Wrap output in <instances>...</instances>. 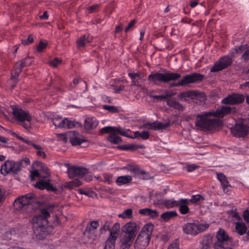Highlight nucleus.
<instances>
[{
  "instance_id": "f257e3e1",
  "label": "nucleus",
  "mask_w": 249,
  "mask_h": 249,
  "mask_svg": "<svg viewBox=\"0 0 249 249\" xmlns=\"http://www.w3.org/2000/svg\"><path fill=\"white\" fill-rule=\"evenodd\" d=\"M50 209L48 207L41 208L39 214L35 216L32 219L34 232L39 238H43L50 233L51 228L48 218L51 216Z\"/></svg>"
},
{
  "instance_id": "f03ea898",
  "label": "nucleus",
  "mask_w": 249,
  "mask_h": 249,
  "mask_svg": "<svg viewBox=\"0 0 249 249\" xmlns=\"http://www.w3.org/2000/svg\"><path fill=\"white\" fill-rule=\"evenodd\" d=\"M212 111L204 112L196 116L195 121L196 127L197 129L203 131L213 132L222 125V122L214 117Z\"/></svg>"
},
{
  "instance_id": "7ed1b4c3",
  "label": "nucleus",
  "mask_w": 249,
  "mask_h": 249,
  "mask_svg": "<svg viewBox=\"0 0 249 249\" xmlns=\"http://www.w3.org/2000/svg\"><path fill=\"white\" fill-rule=\"evenodd\" d=\"M180 77L181 74L178 73L167 72L162 73L157 72L149 75L148 80L151 83L159 86L161 83H167L171 81H176Z\"/></svg>"
},
{
  "instance_id": "20e7f679",
  "label": "nucleus",
  "mask_w": 249,
  "mask_h": 249,
  "mask_svg": "<svg viewBox=\"0 0 249 249\" xmlns=\"http://www.w3.org/2000/svg\"><path fill=\"white\" fill-rule=\"evenodd\" d=\"M100 132L102 134H109V138L111 140H121L120 137L118 136V135L125 136L130 139H134V132L129 130H125L120 126H106L102 128Z\"/></svg>"
},
{
  "instance_id": "39448f33",
  "label": "nucleus",
  "mask_w": 249,
  "mask_h": 249,
  "mask_svg": "<svg viewBox=\"0 0 249 249\" xmlns=\"http://www.w3.org/2000/svg\"><path fill=\"white\" fill-rule=\"evenodd\" d=\"M36 202V195L33 193L27 194L15 200V203L18 205V208L22 209H30L31 212L33 209V204Z\"/></svg>"
},
{
  "instance_id": "423d86ee",
  "label": "nucleus",
  "mask_w": 249,
  "mask_h": 249,
  "mask_svg": "<svg viewBox=\"0 0 249 249\" xmlns=\"http://www.w3.org/2000/svg\"><path fill=\"white\" fill-rule=\"evenodd\" d=\"M12 114L15 118L21 122L20 125L26 129H29L31 125L32 116L29 112L22 109L15 108L13 109Z\"/></svg>"
},
{
  "instance_id": "0eeeda50",
  "label": "nucleus",
  "mask_w": 249,
  "mask_h": 249,
  "mask_svg": "<svg viewBox=\"0 0 249 249\" xmlns=\"http://www.w3.org/2000/svg\"><path fill=\"white\" fill-rule=\"evenodd\" d=\"M216 238L217 241L213 244L214 249H222L226 246L232 245V238L222 229H220L217 232Z\"/></svg>"
},
{
  "instance_id": "6e6552de",
  "label": "nucleus",
  "mask_w": 249,
  "mask_h": 249,
  "mask_svg": "<svg viewBox=\"0 0 249 249\" xmlns=\"http://www.w3.org/2000/svg\"><path fill=\"white\" fill-rule=\"evenodd\" d=\"M204 78V76L203 74L196 72L184 76L178 82L172 84L171 87L185 86L190 84L202 81Z\"/></svg>"
},
{
  "instance_id": "1a4fd4ad",
  "label": "nucleus",
  "mask_w": 249,
  "mask_h": 249,
  "mask_svg": "<svg viewBox=\"0 0 249 249\" xmlns=\"http://www.w3.org/2000/svg\"><path fill=\"white\" fill-rule=\"evenodd\" d=\"M208 227L209 225L207 224L188 223L183 227V231L187 234L196 235L205 231Z\"/></svg>"
},
{
  "instance_id": "9d476101",
  "label": "nucleus",
  "mask_w": 249,
  "mask_h": 249,
  "mask_svg": "<svg viewBox=\"0 0 249 249\" xmlns=\"http://www.w3.org/2000/svg\"><path fill=\"white\" fill-rule=\"evenodd\" d=\"M20 170V163L14 161L6 160L0 167V172L3 176L11 173L17 174Z\"/></svg>"
},
{
  "instance_id": "9b49d317",
  "label": "nucleus",
  "mask_w": 249,
  "mask_h": 249,
  "mask_svg": "<svg viewBox=\"0 0 249 249\" xmlns=\"http://www.w3.org/2000/svg\"><path fill=\"white\" fill-rule=\"evenodd\" d=\"M232 63V58L229 56L225 55L220 57L218 60L214 64L210 71L211 72H215L221 71L231 65Z\"/></svg>"
},
{
  "instance_id": "f8f14e48",
  "label": "nucleus",
  "mask_w": 249,
  "mask_h": 249,
  "mask_svg": "<svg viewBox=\"0 0 249 249\" xmlns=\"http://www.w3.org/2000/svg\"><path fill=\"white\" fill-rule=\"evenodd\" d=\"M99 222L94 220L88 224L85 231H84V235L89 239V242H93L97 236L96 230L99 226Z\"/></svg>"
},
{
  "instance_id": "ddd939ff",
  "label": "nucleus",
  "mask_w": 249,
  "mask_h": 249,
  "mask_svg": "<svg viewBox=\"0 0 249 249\" xmlns=\"http://www.w3.org/2000/svg\"><path fill=\"white\" fill-rule=\"evenodd\" d=\"M87 172L88 169L86 168L74 165L69 166L67 170V173L70 178H82Z\"/></svg>"
},
{
  "instance_id": "4468645a",
  "label": "nucleus",
  "mask_w": 249,
  "mask_h": 249,
  "mask_svg": "<svg viewBox=\"0 0 249 249\" xmlns=\"http://www.w3.org/2000/svg\"><path fill=\"white\" fill-rule=\"evenodd\" d=\"M231 130V134L236 138L244 137L249 133V127L242 123L236 124Z\"/></svg>"
},
{
  "instance_id": "2eb2a0df",
  "label": "nucleus",
  "mask_w": 249,
  "mask_h": 249,
  "mask_svg": "<svg viewBox=\"0 0 249 249\" xmlns=\"http://www.w3.org/2000/svg\"><path fill=\"white\" fill-rule=\"evenodd\" d=\"M245 100L243 95L238 93L230 94L224 98L221 103L225 105H237L242 103Z\"/></svg>"
},
{
  "instance_id": "dca6fc26",
  "label": "nucleus",
  "mask_w": 249,
  "mask_h": 249,
  "mask_svg": "<svg viewBox=\"0 0 249 249\" xmlns=\"http://www.w3.org/2000/svg\"><path fill=\"white\" fill-rule=\"evenodd\" d=\"M150 239L145 233H140L135 242V249H145L149 245Z\"/></svg>"
},
{
  "instance_id": "f3484780",
  "label": "nucleus",
  "mask_w": 249,
  "mask_h": 249,
  "mask_svg": "<svg viewBox=\"0 0 249 249\" xmlns=\"http://www.w3.org/2000/svg\"><path fill=\"white\" fill-rule=\"evenodd\" d=\"M170 126V123H162L159 122L146 123L140 126V128L150 130H160L165 129Z\"/></svg>"
},
{
  "instance_id": "a211bd4d",
  "label": "nucleus",
  "mask_w": 249,
  "mask_h": 249,
  "mask_svg": "<svg viewBox=\"0 0 249 249\" xmlns=\"http://www.w3.org/2000/svg\"><path fill=\"white\" fill-rule=\"evenodd\" d=\"M137 227L135 223L129 222L126 223L122 228V231L125 233L124 235L130 236L135 238L137 233Z\"/></svg>"
},
{
  "instance_id": "6ab92c4d",
  "label": "nucleus",
  "mask_w": 249,
  "mask_h": 249,
  "mask_svg": "<svg viewBox=\"0 0 249 249\" xmlns=\"http://www.w3.org/2000/svg\"><path fill=\"white\" fill-rule=\"evenodd\" d=\"M213 114L214 117H218L219 118H223L225 115L230 114L231 113H235L236 112V108L234 107H230L228 106H222L220 108L217 109L216 111H213Z\"/></svg>"
},
{
  "instance_id": "aec40b11",
  "label": "nucleus",
  "mask_w": 249,
  "mask_h": 249,
  "mask_svg": "<svg viewBox=\"0 0 249 249\" xmlns=\"http://www.w3.org/2000/svg\"><path fill=\"white\" fill-rule=\"evenodd\" d=\"M190 204L188 202L187 198H180L178 200L177 207H178L179 212L182 214H187L189 211L190 209L188 206Z\"/></svg>"
},
{
  "instance_id": "412c9836",
  "label": "nucleus",
  "mask_w": 249,
  "mask_h": 249,
  "mask_svg": "<svg viewBox=\"0 0 249 249\" xmlns=\"http://www.w3.org/2000/svg\"><path fill=\"white\" fill-rule=\"evenodd\" d=\"M58 135L63 137L62 140H85L84 139L79 138V133L75 131H70L67 133Z\"/></svg>"
},
{
  "instance_id": "4be33fe9",
  "label": "nucleus",
  "mask_w": 249,
  "mask_h": 249,
  "mask_svg": "<svg viewBox=\"0 0 249 249\" xmlns=\"http://www.w3.org/2000/svg\"><path fill=\"white\" fill-rule=\"evenodd\" d=\"M134 239L130 236L124 235L120 239L121 249H129L132 245Z\"/></svg>"
},
{
  "instance_id": "5701e85b",
  "label": "nucleus",
  "mask_w": 249,
  "mask_h": 249,
  "mask_svg": "<svg viewBox=\"0 0 249 249\" xmlns=\"http://www.w3.org/2000/svg\"><path fill=\"white\" fill-rule=\"evenodd\" d=\"M166 104L170 107L177 110L179 112L183 111L185 109V107L182 104L171 97L166 100Z\"/></svg>"
},
{
  "instance_id": "b1692460",
  "label": "nucleus",
  "mask_w": 249,
  "mask_h": 249,
  "mask_svg": "<svg viewBox=\"0 0 249 249\" xmlns=\"http://www.w3.org/2000/svg\"><path fill=\"white\" fill-rule=\"evenodd\" d=\"M98 124V122L96 118L89 117L85 120L84 127L87 131H89L96 128Z\"/></svg>"
},
{
  "instance_id": "393cba45",
  "label": "nucleus",
  "mask_w": 249,
  "mask_h": 249,
  "mask_svg": "<svg viewBox=\"0 0 249 249\" xmlns=\"http://www.w3.org/2000/svg\"><path fill=\"white\" fill-rule=\"evenodd\" d=\"M144 148V146L143 144H126L119 145L118 148L124 150V151H133L139 149H142Z\"/></svg>"
},
{
  "instance_id": "a878e982",
  "label": "nucleus",
  "mask_w": 249,
  "mask_h": 249,
  "mask_svg": "<svg viewBox=\"0 0 249 249\" xmlns=\"http://www.w3.org/2000/svg\"><path fill=\"white\" fill-rule=\"evenodd\" d=\"M120 224L115 223L110 229L108 237L112 239L113 240H117L120 234Z\"/></svg>"
},
{
  "instance_id": "bb28decb",
  "label": "nucleus",
  "mask_w": 249,
  "mask_h": 249,
  "mask_svg": "<svg viewBox=\"0 0 249 249\" xmlns=\"http://www.w3.org/2000/svg\"><path fill=\"white\" fill-rule=\"evenodd\" d=\"M213 237L211 235L204 236L201 242V249H209L213 245Z\"/></svg>"
},
{
  "instance_id": "cd10ccee",
  "label": "nucleus",
  "mask_w": 249,
  "mask_h": 249,
  "mask_svg": "<svg viewBox=\"0 0 249 249\" xmlns=\"http://www.w3.org/2000/svg\"><path fill=\"white\" fill-rule=\"evenodd\" d=\"M129 170L137 177L142 178V179L146 178L144 177V175L146 174V173L137 166H132L130 167Z\"/></svg>"
},
{
  "instance_id": "c85d7f7f",
  "label": "nucleus",
  "mask_w": 249,
  "mask_h": 249,
  "mask_svg": "<svg viewBox=\"0 0 249 249\" xmlns=\"http://www.w3.org/2000/svg\"><path fill=\"white\" fill-rule=\"evenodd\" d=\"M139 213L144 216H148L152 218H156L158 217L157 211L149 208L140 209L139 210Z\"/></svg>"
},
{
  "instance_id": "c756f323",
  "label": "nucleus",
  "mask_w": 249,
  "mask_h": 249,
  "mask_svg": "<svg viewBox=\"0 0 249 249\" xmlns=\"http://www.w3.org/2000/svg\"><path fill=\"white\" fill-rule=\"evenodd\" d=\"M26 143L29 144H31L34 148L36 149L37 151L36 152V154L38 156H40L43 159L46 158V155L43 151V148L41 147L40 145L36 144L33 142V141H24Z\"/></svg>"
},
{
  "instance_id": "7c9ffc66",
  "label": "nucleus",
  "mask_w": 249,
  "mask_h": 249,
  "mask_svg": "<svg viewBox=\"0 0 249 249\" xmlns=\"http://www.w3.org/2000/svg\"><path fill=\"white\" fill-rule=\"evenodd\" d=\"M153 92L149 93V96L152 98L158 99L159 100H162L163 99H168L174 96L175 93H171L168 90H166L165 93L162 95H157L152 94Z\"/></svg>"
},
{
  "instance_id": "2f4dec72",
  "label": "nucleus",
  "mask_w": 249,
  "mask_h": 249,
  "mask_svg": "<svg viewBox=\"0 0 249 249\" xmlns=\"http://www.w3.org/2000/svg\"><path fill=\"white\" fill-rule=\"evenodd\" d=\"M128 75L132 80L131 86H140L139 80L141 79V75L139 73L129 72Z\"/></svg>"
},
{
  "instance_id": "473e14b6",
  "label": "nucleus",
  "mask_w": 249,
  "mask_h": 249,
  "mask_svg": "<svg viewBox=\"0 0 249 249\" xmlns=\"http://www.w3.org/2000/svg\"><path fill=\"white\" fill-rule=\"evenodd\" d=\"M23 68L24 67L22 66L19 61L17 62L14 70L11 72L12 78H18Z\"/></svg>"
},
{
  "instance_id": "72a5a7b5",
  "label": "nucleus",
  "mask_w": 249,
  "mask_h": 249,
  "mask_svg": "<svg viewBox=\"0 0 249 249\" xmlns=\"http://www.w3.org/2000/svg\"><path fill=\"white\" fill-rule=\"evenodd\" d=\"M132 177L131 176H123L117 178L116 179V183L119 186L128 183L132 181Z\"/></svg>"
},
{
  "instance_id": "f704fd0d",
  "label": "nucleus",
  "mask_w": 249,
  "mask_h": 249,
  "mask_svg": "<svg viewBox=\"0 0 249 249\" xmlns=\"http://www.w3.org/2000/svg\"><path fill=\"white\" fill-rule=\"evenodd\" d=\"M178 215L177 213L175 211H168L163 213L161 215V218L165 222H167L172 218Z\"/></svg>"
},
{
  "instance_id": "c9c22d12",
  "label": "nucleus",
  "mask_w": 249,
  "mask_h": 249,
  "mask_svg": "<svg viewBox=\"0 0 249 249\" xmlns=\"http://www.w3.org/2000/svg\"><path fill=\"white\" fill-rule=\"evenodd\" d=\"M178 200H175L174 199H164L162 200L161 203L167 209L173 208L177 207Z\"/></svg>"
},
{
  "instance_id": "e433bc0d",
  "label": "nucleus",
  "mask_w": 249,
  "mask_h": 249,
  "mask_svg": "<svg viewBox=\"0 0 249 249\" xmlns=\"http://www.w3.org/2000/svg\"><path fill=\"white\" fill-rule=\"evenodd\" d=\"M236 231L240 235H243L247 231V228L245 223L237 222L235 223Z\"/></svg>"
},
{
  "instance_id": "4c0bfd02",
  "label": "nucleus",
  "mask_w": 249,
  "mask_h": 249,
  "mask_svg": "<svg viewBox=\"0 0 249 249\" xmlns=\"http://www.w3.org/2000/svg\"><path fill=\"white\" fill-rule=\"evenodd\" d=\"M154 229V225L151 223L146 224L142 229L140 233H145L148 237L151 238V236Z\"/></svg>"
},
{
  "instance_id": "58836bf2",
  "label": "nucleus",
  "mask_w": 249,
  "mask_h": 249,
  "mask_svg": "<svg viewBox=\"0 0 249 249\" xmlns=\"http://www.w3.org/2000/svg\"><path fill=\"white\" fill-rule=\"evenodd\" d=\"M91 39L89 38V35H84L81 36L77 41V47L80 48L84 47L86 44L90 42Z\"/></svg>"
},
{
  "instance_id": "ea45409f",
  "label": "nucleus",
  "mask_w": 249,
  "mask_h": 249,
  "mask_svg": "<svg viewBox=\"0 0 249 249\" xmlns=\"http://www.w3.org/2000/svg\"><path fill=\"white\" fill-rule=\"evenodd\" d=\"M196 92L195 91H185V92H182L179 94L178 95V98L180 100H183L184 101H186L187 100L186 98L193 97L194 96H196Z\"/></svg>"
},
{
  "instance_id": "a19ab883",
  "label": "nucleus",
  "mask_w": 249,
  "mask_h": 249,
  "mask_svg": "<svg viewBox=\"0 0 249 249\" xmlns=\"http://www.w3.org/2000/svg\"><path fill=\"white\" fill-rule=\"evenodd\" d=\"M78 123L76 121L67 118H64L63 128L71 129L76 126Z\"/></svg>"
},
{
  "instance_id": "79ce46f5",
  "label": "nucleus",
  "mask_w": 249,
  "mask_h": 249,
  "mask_svg": "<svg viewBox=\"0 0 249 249\" xmlns=\"http://www.w3.org/2000/svg\"><path fill=\"white\" fill-rule=\"evenodd\" d=\"M66 142L68 141H65ZM71 145L79 147H86L88 146L90 141H69Z\"/></svg>"
},
{
  "instance_id": "37998d69",
  "label": "nucleus",
  "mask_w": 249,
  "mask_h": 249,
  "mask_svg": "<svg viewBox=\"0 0 249 249\" xmlns=\"http://www.w3.org/2000/svg\"><path fill=\"white\" fill-rule=\"evenodd\" d=\"M134 139L141 138L142 139H148L149 137V134L147 131H142L140 132L138 131H135L134 133Z\"/></svg>"
},
{
  "instance_id": "c03bdc74",
  "label": "nucleus",
  "mask_w": 249,
  "mask_h": 249,
  "mask_svg": "<svg viewBox=\"0 0 249 249\" xmlns=\"http://www.w3.org/2000/svg\"><path fill=\"white\" fill-rule=\"evenodd\" d=\"M64 119H62L58 116L52 118V122L55 127L59 128H63Z\"/></svg>"
},
{
  "instance_id": "a18cd8bd",
  "label": "nucleus",
  "mask_w": 249,
  "mask_h": 249,
  "mask_svg": "<svg viewBox=\"0 0 249 249\" xmlns=\"http://www.w3.org/2000/svg\"><path fill=\"white\" fill-rule=\"evenodd\" d=\"M204 199V197L200 195H193L191 199H188V202L190 204H197Z\"/></svg>"
},
{
  "instance_id": "49530a36",
  "label": "nucleus",
  "mask_w": 249,
  "mask_h": 249,
  "mask_svg": "<svg viewBox=\"0 0 249 249\" xmlns=\"http://www.w3.org/2000/svg\"><path fill=\"white\" fill-rule=\"evenodd\" d=\"M111 224V223L110 221H106L105 223L101 227L100 229L99 234H103L107 231H109Z\"/></svg>"
},
{
  "instance_id": "de8ad7c7",
  "label": "nucleus",
  "mask_w": 249,
  "mask_h": 249,
  "mask_svg": "<svg viewBox=\"0 0 249 249\" xmlns=\"http://www.w3.org/2000/svg\"><path fill=\"white\" fill-rule=\"evenodd\" d=\"M116 240L108 237L105 242L104 249H115Z\"/></svg>"
},
{
  "instance_id": "09e8293b",
  "label": "nucleus",
  "mask_w": 249,
  "mask_h": 249,
  "mask_svg": "<svg viewBox=\"0 0 249 249\" xmlns=\"http://www.w3.org/2000/svg\"><path fill=\"white\" fill-rule=\"evenodd\" d=\"M119 217L122 218H131L132 217V210L131 209H128L123 212V213L119 214Z\"/></svg>"
},
{
  "instance_id": "8fccbe9b",
  "label": "nucleus",
  "mask_w": 249,
  "mask_h": 249,
  "mask_svg": "<svg viewBox=\"0 0 249 249\" xmlns=\"http://www.w3.org/2000/svg\"><path fill=\"white\" fill-rule=\"evenodd\" d=\"M48 45V42L47 41H43L40 40L39 44L36 47V51L38 52H41Z\"/></svg>"
},
{
  "instance_id": "3c124183",
  "label": "nucleus",
  "mask_w": 249,
  "mask_h": 249,
  "mask_svg": "<svg viewBox=\"0 0 249 249\" xmlns=\"http://www.w3.org/2000/svg\"><path fill=\"white\" fill-rule=\"evenodd\" d=\"M103 108L111 113H118L119 109L113 106L104 105Z\"/></svg>"
},
{
  "instance_id": "603ef678",
  "label": "nucleus",
  "mask_w": 249,
  "mask_h": 249,
  "mask_svg": "<svg viewBox=\"0 0 249 249\" xmlns=\"http://www.w3.org/2000/svg\"><path fill=\"white\" fill-rule=\"evenodd\" d=\"M103 182L110 184L112 182V176L108 174H104L102 176Z\"/></svg>"
},
{
  "instance_id": "864d4df0",
  "label": "nucleus",
  "mask_w": 249,
  "mask_h": 249,
  "mask_svg": "<svg viewBox=\"0 0 249 249\" xmlns=\"http://www.w3.org/2000/svg\"><path fill=\"white\" fill-rule=\"evenodd\" d=\"M47 181H45L44 180H40L36 183V187L38 188V189L40 190H43L45 189L46 185L47 184Z\"/></svg>"
},
{
  "instance_id": "5fc2aeb1",
  "label": "nucleus",
  "mask_w": 249,
  "mask_h": 249,
  "mask_svg": "<svg viewBox=\"0 0 249 249\" xmlns=\"http://www.w3.org/2000/svg\"><path fill=\"white\" fill-rule=\"evenodd\" d=\"M62 60L58 58H55L53 60L50 61L49 63V65L53 67H56L59 64L61 63Z\"/></svg>"
},
{
  "instance_id": "6e6d98bb",
  "label": "nucleus",
  "mask_w": 249,
  "mask_h": 249,
  "mask_svg": "<svg viewBox=\"0 0 249 249\" xmlns=\"http://www.w3.org/2000/svg\"><path fill=\"white\" fill-rule=\"evenodd\" d=\"M34 36L32 35H30L28 36L27 39L22 40V43L24 45H29L34 42Z\"/></svg>"
},
{
  "instance_id": "4d7b16f0",
  "label": "nucleus",
  "mask_w": 249,
  "mask_h": 249,
  "mask_svg": "<svg viewBox=\"0 0 249 249\" xmlns=\"http://www.w3.org/2000/svg\"><path fill=\"white\" fill-rule=\"evenodd\" d=\"M221 183V185L222 186V188L223 189L224 192H228V188L229 187H230L229 182L228 181L227 178L222 181Z\"/></svg>"
},
{
  "instance_id": "13d9d810",
  "label": "nucleus",
  "mask_w": 249,
  "mask_h": 249,
  "mask_svg": "<svg viewBox=\"0 0 249 249\" xmlns=\"http://www.w3.org/2000/svg\"><path fill=\"white\" fill-rule=\"evenodd\" d=\"M19 62L24 67L29 66L31 64V60L29 58H24Z\"/></svg>"
},
{
  "instance_id": "bf43d9fd",
  "label": "nucleus",
  "mask_w": 249,
  "mask_h": 249,
  "mask_svg": "<svg viewBox=\"0 0 249 249\" xmlns=\"http://www.w3.org/2000/svg\"><path fill=\"white\" fill-rule=\"evenodd\" d=\"M167 249H179V242L176 240L172 243H171Z\"/></svg>"
},
{
  "instance_id": "052dcab7",
  "label": "nucleus",
  "mask_w": 249,
  "mask_h": 249,
  "mask_svg": "<svg viewBox=\"0 0 249 249\" xmlns=\"http://www.w3.org/2000/svg\"><path fill=\"white\" fill-rule=\"evenodd\" d=\"M40 175L38 170H34L31 172L30 178L31 180H34L36 177H40Z\"/></svg>"
},
{
  "instance_id": "680f3d73",
  "label": "nucleus",
  "mask_w": 249,
  "mask_h": 249,
  "mask_svg": "<svg viewBox=\"0 0 249 249\" xmlns=\"http://www.w3.org/2000/svg\"><path fill=\"white\" fill-rule=\"evenodd\" d=\"M199 167L198 166L195 164H190L187 165V170L189 172H192Z\"/></svg>"
},
{
  "instance_id": "e2e57ef3",
  "label": "nucleus",
  "mask_w": 249,
  "mask_h": 249,
  "mask_svg": "<svg viewBox=\"0 0 249 249\" xmlns=\"http://www.w3.org/2000/svg\"><path fill=\"white\" fill-rule=\"evenodd\" d=\"M16 162L20 163V167H21V166H25L29 165L30 164V160L27 158H25V159L22 160L21 161H18V162Z\"/></svg>"
},
{
  "instance_id": "0e129e2a",
  "label": "nucleus",
  "mask_w": 249,
  "mask_h": 249,
  "mask_svg": "<svg viewBox=\"0 0 249 249\" xmlns=\"http://www.w3.org/2000/svg\"><path fill=\"white\" fill-rule=\"evenodd\" d=\"M82 178H84L86 181L89 182L92 179L93 177L91 175L89 174V170H88V172L83 176Z\"/></svg>"
},
{
  "instance_id": "69168bd1",
  "label": "nucleus",
  "mask_w": 249,
  "mask_h": 249,
  "mask_svg": "<svg viewBox=\"0 0 249 249\" xmlns=\"http://www.w3.org/2000/svg\"><path fill=\"white\" fill-rule=\"evenodd\" d=\"M5 191L2 187H0V203L4 199Z\"/></svg>"
},
{
  "instance_id": "338daca9",
  "label": "nucleus",
  "mask_w": 249,
  "mask_h": 249,
  "mask_svg": "<svg viewBox=\"0 0 249 249\" xmlns=\"http://www.w3.org/2000/svg\"><path fill=\"white\" fill-rule=\"evenodd\" d=\"M242 58L246 62L249 60V49L246 50L242 54Z\"/></svg>"
},
{
  "instance_id": "774afa93",
  "label": "nucleus",
  "mask_w": 249,
  "mask_h": 249,
  "mask_svg": "<svg viewBox=\"0 0 249 249\" xmlns=\"http://www.w3.org/2000/svg\"><path fill=\"white\" fill-rule=\"evenodd\" d=\"M243 217L245 221L249 223V211L246 210L243 213Z\"/></svg>"
}]
</instances>
